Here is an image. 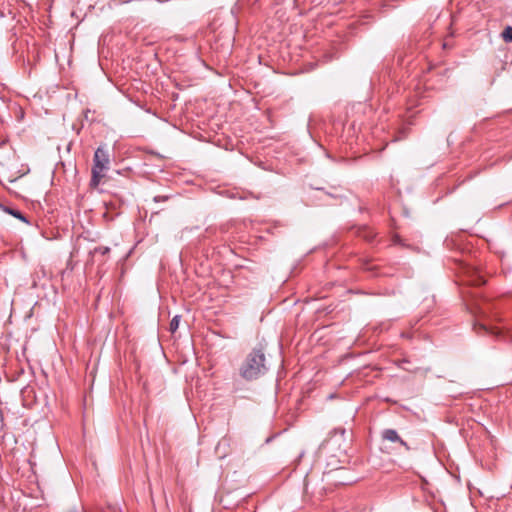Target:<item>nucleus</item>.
Masks as SVG:
<instances>
[{
    "label": "nucleus",
    "mask_w": 512,
    "mask_h": 512,
    "mask_svg": "<svg viewBox=\"0 0 512 512\" xmlns=\"http://www.w3.org/2000/svg\"><path fill=\"white\" fill-rule=\"evenodd\" d=\"M266 356L260 346L252 349L240 367V375L247 381L256 380L267 372Z\"/></svg>",
    "instance_id": "f257e3e1"
},
{
    "label": "nucleus",
    "mask_w": 512,
    "mask_h": 512,
    "mask_svg": "<svg viewBox=\"0 0 512 512\" xmlns=\"http://www.w3.org/2000/svg\"><path fill=\"white\" fill-rule=\"evenodd\" d=\"M110 164V156L108 150L104 146H99L94 153L92 177L90 180V187L97 188L101 179L105 176Z\"/></svg>",
    "instance_id": "f03ea898"
},
{
    "label": "nucleus",
    "mask_w": 512,
    "mask_h": 512,
    "mask_svg": "<svg viewBox=\"0 0 512 512\" xmlns=\"http://www.w3.org/2000/svg\"><path fill=\"white\" fill-rule=\"evenodd\" d=\"M381 438L383 441L398 444L403 447L405 451H410L411 448L406 441H404L395 429H384L381 432Z\"/></svg>",
    "instance_id": "7ed1b4c3"
},
{
    "label": "nucleus",
    "mask_w": 512,
    "mask_h": 512,
    "mask_svg": "<svg viewBox=\"0 0 512 512\" xmlns=\"http://www.w3.org/2000/svg\"><path fill=\"white\" fill-rule=\"evenodd\" d=\"M110 248L106 246H99L89 252L92 261H96L98 256L104 257L109 254Z\"/></svg>",
    "instance_id": "20e7f679"
},
{
    "label": "nucleus",
    "mask_w": 512,
    "mask_h": 512,
    "mask_svg": "<svg viewBox=\"0 0 512 512\" xmlns=\"http://www.w3.org/2000/svg\"><path fill=\"white\" fill-rule=\"evenodd\" d=\"M180 318L181 316L180 315H175L171 321H170V324H169V330L171 333H175L179 327V323H180Z\"/></svg>",
    "instance_id": "39448f33"
},
{
    "label": "nucleus",
    "mask_w": 512,
    "mask_h": 512,
    "mask_svg": "<svg viewBox=\"0 0 512 512\" xmlns=\"http://www.w3.org/2000/svg\"><path fill=\"white\" fill-rule=\"evenodd\" d=\"M6 211L11 214L12 216L18 218L22 222L28 223L27 218L19 211L12 208H7Z\"/></svg>",
    "instance_id": "423d86ee"
},
{
    "label": "nucleus",
    "mask_w": 512,
    "mask_h": 512,
    "mask_svg": "<svg viewBox=\"0 0 512 512\" xmlns=\"http://www.w3.org/2000/svg\"><path fill=\"white\" fill-rule=\"evenodd\" d=\"M501 35L505 42H512V26H507Z\"/></svg>",
    "instance_id": "0eeeda50"
},
{
    "label": "nucleus",
    "mask_w": 512,
    "mask_h": 512,
    "mask_svg": "<svg viewBox=\"0 0 512 512\" xmlns=\"http://www.w3.org/2000/svg\"><path fill=\"white\" fill-rule=\"evenodd\" d=\"M470 284L475 285V286H481V285L485 284V280L483 279L482 276L478 275L470 281Z\"/></svg>",
    "instance_id": "6e6552de"
},
{
    "label": "nucleus",
    "mask_w": 512,
    "mask_h": 512,
    "mask_svg": "<svg viewBox=\"0 0 512 512\" xmlns=\"http://www.w3.org/2000/svg\"><path fill=\"white\" fill-rule=\"evenodd\" d=\"M6 424L4 420V412L3 409L0 407V431L5 432Z\"/></svg>",
    "instance_id": "1a4fd4ad"
},
{
    "label": "nucleus",
    "mask_w": 512,
    "mask_h": 512,
    "mask_svg": "<svg viewBox=\"0 0 512 512\" xmlns=\"http://www.w3.org/2000/svg\"><path fill=\"white\" fill-rule=\"evenodd\" d=\"M170 197L167 196V195H157L153 198L154 202L158 203V202H164V201H167Z\"/></svg>",
    "instance_id": "9d476101"
},
{
    "label": "nucleus",
    "mask_w": 512,
    "mask_h": 512,
    "mask_svg": "<svg viewBox=\"0 0 512 512\" xmlns=\"http://www.w3.org/2000/svg\"><path fill=\"white\" fill-rule=\"evenodd\" d=\"M345 433H346V429H345V428H343V427L335 428V429L331 432V434H333V435L340 434L341 436H344V435H345Z\"/></svg>",
    "instance_id": "9b49d317"
},
{
    "label": "nucleus",
    "mask_w": 512,
    "mask_h": 512,
    "mask_svg": "<svg viewBox=\"0 0 512 512\" xmlns=\"http://www.w3.org/2000/svg\"><path fill=\"white\" fill-rule=\"evenodd\" d=\"M364 233H365V234L363 235V237H364L368 242H372V241H373V239H374V237H375V235H374L371 231H366V230L364 231Z\"/></svg>",
    "instance_id": "f8f14e48"
},
{
    "label": "nucleus",
    "mask_w": 512,
    "mask_h": 512,
    "mask_svg": "<svg viewBox=\"0 0 512 512\" xmlns=\"http://www.w3.org/2000/svg\"><path fill=\"white\" fill-rule=\"evenodd\" d=\"M68 512H80V511H78L77 509H72V510H70Z\"/></svg>",
    "instance_id": "ddd939ff"
}]
</instances>
